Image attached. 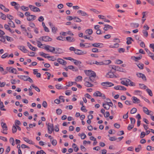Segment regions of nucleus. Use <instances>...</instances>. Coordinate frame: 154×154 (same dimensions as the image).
Wrapping results in <instances>:
<instances>
[{
	"mask_svg": "<svg viewBox=\"0 0 154 154\" xmlns=\"http://www.w3.org/2000/svg\"><path fill=\"white\" fill-rule=\"evenodd\" d=\"M85 83V85L88 87H92L93 85L90 83L89 81H90L91 82H93L94 81V78H91V77L85 78L84 79Z\"/></svg>",
	"mask_w": 154,
	"mask_h": 154,
	"instance_id": "1",
	"label": "nucleus"
},
{
	"mask_svg": "<svg viewBox=\"0 0 154 154\" xmlns=\"http://www.w3.org/2000/svg\"><path fill=\"white\" fill-rule=\"evenodd\" d=\"M85 74L88 76H89V77H93L94 78L96 76L95 73L93 71L91 70H85Z\"/></svg>",
	"mask_w": 154,
	"mask_h": 154,
	"instance_id": "2",
	"label": "nucleus"
},
{
	"mask_svg": "<svg viewBox=\"0 0 154 154\" xmlns=\"http://www.w3.org/2000/svg\"><path fill=\"white\" fill-rule=\"evenodd\" d=\"M5 34V32L3 31L0 29V41L5 43H6L5 40V36L3 35Z\"/></svg>",
	"mask_w": 154,
	"mask_h": 154,
	"instance_id": "3",
	"label": "nucleus"
},
{
	"mask_svg": "<svg viewBox=\"0 0 154 154\" xmlns=\"http://www.w3.org/2000/svg\"><path fill=\"white\" fill-rule=\"evenodd\" d=\"M93 95L96 97H101L102 98L104 99L106 98L105 95L101 93L98 91H97L94 93L93 94Z\"/></svg>",
	"mask_w": 154,
	"mask_h": 154,
	"instance_id": "4",
	"label": "nucleus"
},
{
	"mask_svg": "<svg viewBox=\"0 0 154 154\" xmlns=\"http://www.w3.org/2000/svg\"><path fill=\"white\" fill-rule=\"evenodd\" d=\"M44 48L47 51L54 53L55 50V48L54 47L50 46L48 45L44 47Z\"/></svg>",
	"mask_w": 154,
	"mask_h": 154,
	"instance_id": "5",
	"label": "nucleus"
},
{
	"mask_svg": "<svg viewBox=\"0 0 154 154\" xmlns=\"http://www.w3.org/2000/svg\"><path fill=\"white\" fill-rule=\"evenodd\" d=\"M29 7L30 9L34 12H40V9L38 8L35 7L34 6L29 5Z\"/></svg>",
	"mask_w": 154,
	"mask_h": 154,
	"instance_id": "6",
	"label": "nucleus"
},
{
	"mask_svg": "<svg viewBox=\"0 0 154 154\" xmlns=\"http://www.w3.org/2000/svg\"><path fill=\"white\" fill-rule=\"evenodd\" d=\"M41 38L42 41L45 42L51 41L52 40V39L51 38L47 36L41 37L39 39H41Z\"/></svg>",
	"mask_w": 154,
	"mask_h": 154,
	"instance_id": "7",
	"label": "nucleus"
},
{
	"mask_svg": "<svg viewBox=\"0 0 154 154\" xmlns=\"http://www.w3.org/2000/svg\"><path fill=\"white\" fill-rule=\"evenodd\" d=\"M6 70L10 72H11L15 74H17V70L15 69L12 67H6Z\"/></svg>",
	"mask_w": 154,
	"mask_h": 154,
	"instance_id": "8",
	"label": "nucleus"
},
{
	"mask_svg": "<svg viewBox=\"0 0 154 154\" xmlns=\"http://www.w3.org/2000/svg\"><path fill=\"white\" fill-rule=\"evenodd\" d=\"M48 133L51 134L54 131V125L49 123L48 125Z\"/></svg>",
	"mask_w": 154,
	"mask_h": 154,
	"instance_id": "9",
	"label": "nucleus"
},
{
	"mask_svg": "<svg viewBox=\"0 0 154 154\" xmlns=\"http://www.w3.org/2000/svg\"><path fill=\"white\" fill-rule=\"evenodd\" d=\"M102 85L103 86L110 87L114 85V84L111 82H103L101 83Z\"/></svg>",
	"mask_w": 154,
	"mask_h": 154,
	"instance_id": "10",
	"label": "nucleus"
},
{
	"mask_svg": "<svg viewBox=\"0 0 154 154\" xmlns=\"http://www.w3.org/2000/svg\"><path fill=\"white\" fill-rule=\"evenodd\" d=\"M87 52L86 51H83L81 50L77 49L75 52V54L79 55L85 54H87Z\"/></svg>",
	"mask_w": 154,
	"mask_h": 154,
	"instance_id": "11",
	"label": "nucleus"
},
{
	"mask_svg": "<svg viewBox=\"0 0 154 154\" xmlns=\"http://www.w3.org/2000/svg\"><path fill=\"white\" fill-rule=\"evenodd\" d=\"M36 18V16L34 15H30L29 16L27 17V19L29 21H32L35 20Z\"/></svg>",
	"mask_w": 154,
	"mask_h": 154,
	"instance_id": "12",
	"label": "nucleus"
},
{
	"mask_svg": "<svg viewBox=\"0 0 154 154\" xmlns=\"http://www.w3.org/2000/svg\"><path fill=\"white\" fill-rule=\"evenodd\" d=\"M18 48L20 50L23 52L27 53L28 52V50L26 49L24 46H18Z\"/></svg>",
	"mask_w": 154,
	"mask_h": 154,
	"instance_id": "13",
	"label": "nucleus"
},
{
	"mask_svg": "<svg viewBox=\"0 0 154 154\" xmlns=\"http://www.w3.org/2000/svg\"><path fill=\"white\" fill-rule=\"evenodd\" d=\"M114 76L113 72H109L106 74V77L107 78H112L114 77Z\"/></svg>",
	"mask_w": 154,
	"mask_h": 154,
	"instance_id": "14",
	"label": "nucleus"
},
{
	"mask_svg": "<svg viewBox=\"0 0 154 154\" xmlns=\"http://www.w3.org/2000/svg\"><path fill=\"white\" fill-rule=\"evenodd\" d=\"M27 46L29 48L32 50L33 51H35L37 50L36 47L33 46L29 42L27 43Z\"/></svg>",
	"mask_w": 154,
	"mask_h": 154,
	"instance_id": "15",
	"label": "nucleus"
},
{
	"mask_svg": "<svg viewBox=\"0 0 154 154\" xmlns=\"http://www.w3.org/2000/svg\"><path fill=\"white\" fill-rule=\"evenodd\" d=\"M66 40L68 42H71L75 41V39L72 37L68 36L66 37Z\"/></svg>",
	"mask_w": 154,
	"mask_h": 154,
	"instance_id": "16",
	"label": "nucleus"
},
{
	"mask_svg": "<svg viewBox=\"0 0 154 154\" xmlns=\"http://www.w3.org/2000/svg\"><path fill=\"white\" fill-rule=\"evenodd\" d=\"M103 44L102 43H97L92 44V45L94 47L101 48L102 47Z\"/></svg>",
	"mask_w": 154,
	"mask_h": 154,
	"instance_id": "17",
	"label": "nucleus"
},
{
	"mask_svg": "<svg viewBox=\"0 0 154 154\" xmlns=\"http://www.w3.org/2000/svg\"><path fill=\"white\" fill-rule=\"evenodd\" d=\"M1 125L2 128L3 129V131H7L8 130L7 126L6 125V123L2 122L1 123Z\"/></svg>",
	"mask_w": 154,
	"mask_h": 154,
	"instance_id": "18",
	"label": "nucleus"
},
{
	"mask_svg": "<svg viewBox=\"0 0 154 154\" xmlns=\"http://www.w3.org/2000/svg\"><path fill=\"white\" fill-rule=\"evenodd\" d=\"M57 61L59 63L62 65H65L66 64V62L61 59H58Z\"/></svg>",
	"mask_w": 154,
	"mask_h": 154,
	"instance_id": "19",
	"label": "nucleus"
},
{
	"mask_svg": "<svg viewBox=\"0 0 154 154\" xmlns=\"http://www.w3.org/2000/svg\"><path fill=\"white\" fill-rule=\"evenodd\" d=\"M105 27L103 28V29L105 31H107L109 29H112L113 27L112 26L106 24L104 25Z\"/></svg>",
	"mask_w": 154,
	"mask_h": 154,
	"instance_id": "20",
	"label": "nucleus"
},
{
	"mask_svg": "<svg viewBox=\"0 0 154 154\" xmlns=\"http://www.w3.org/2000/svg\"><path fill=\"white\" fill-rule=\"evenodd\" d=\"M28 76H25V75H18V77H19L20 79L24 81H27L28 80Z\"/></svg>",
	"mask_w": 154,
	"mask_h": 154,
	"instance_id": "21",
	"label": "nucleus"
},
{
	"mask_svg": "<svg viewBox=\"0 0 154 154\" xmlns=\"http://www.w3.org/2000/svg\"><path fill=\"white\" fill-rule=\"evenodd\" d=\"M77 13L80 14L82 16H88V15L87 14L82 10L78 11H77Z\"/></svg>",
	"mask_w": 154,
	"mask_h": 154,
	"instance_id": "22",
	"label": "nucleus"
},
{
	"mask_svg": "<svg viewBox=\"0 0 154 154\" xmlns=\"http://www.w3.org/2000/svg\"><path fill=\"white\" fill-rule=\"evenodd\" d=\"M23 140L26 142L29 143V144H33L34 143L31 140H29V139L26 137H24Z\"/></svg>",
	"mask_w": 154,
	"mask_h": 154,
	"instance_id": "23",
	"label": "nucleus"
},
{
	"mask_svg": "<svg viewBox=\"0 0 154 154\" xmlns=\"http://www.w3.org/2000/svg\"><path fill=\"white\" fill-rule=\"evenodd\" d=\"M68 68L70 69H72L74 71H78V69L77 67H75L72 65L68 66Z\"/></svg>",
	"mask_w": 154,
	"mask_h": 154,
	"instance_id": "24",
	"label": "nucleus"
},
{
	"mask_svg": "<svg viewBox=\"0 0 154 154\" xmlns=\"http://www.w3.org/2000/svg\"><path fill=\"white\" fill-rule=\"evenodd\" d=\"M39 54L40 56H42L45 58H49L51 57H53L50 56H47V55H48V54H46L43 52H39Z\"/></svg>",
	"mask_w": 154,
	"mask_h": 154,
	"instance_id": "25",
	"label": "nucleus"
},
{
	"mask_svg": "<svg viewBox=\"0 0 154 154\" xmlns=\"http://www.w3.org/2000/svg\"><path fill=\"white\" fill-rule=\"evenodd\" d=\"M133 101L134 103H138L140 102V100L135 97H133Z\"/></svg>",
	"mask_w": 154,
	"mask_h": 154,
	"instance_id": "26",
	"label": "nucleus"
},
{
	"mask_svg": "<svg viewBox=\"0 0 154 154\" xmlns=\"http://www.w3.org/2000/svg\"><path fill=\"white\" fill-rule=\"evenodd\" d=\"M126 43L128 45H130L131 43V41H133L132 38L131 37H128L126 38Z\"/></svg>",
	"mask_w": 154,
	"mask_h": 154,
	"instance_id": "27",
	"label": "nucleus"
},
{
	"mask_svg": "<svg viewBox=\"0 0 154 154\" xmlns=\"http://www.w3.org/2000/svg\"><path fill=\"white\" fill-rule=\"evenodd\" d=\"M0 8L6 12H8L9 11V9L6 8L5 6L1 4L0 5Z\"/></svg>",
	"mask_w": 154,
	"mask_h": 154,
	"instance_id": "28",
	"label": "nucleus"
},
{
	"mask_svg": "<svg viewBox=\"0 0 154 154\" xmlns=\"http://www.w3.org/2000/svg\"><path fill=\"white\" fill-rule=\"evenodd\" d=\"M103 106L104 108L106 110H108L109 109L110 107V105L108 104H107V103H103Z\"/></svg>",
	"mask_w": 154,
	"mask_h": 154,
	"instance_id": "29",
	"label": "nucleus"
},
{
	"mask_svg": "<svg viewBox=\"0 0 154 154\" xmlns=\"http://www.w3.org/2000/svg\"><path fill=\"white\" fill-rule=\"evenodd\" d=\"M119 46V44L118 43L114 44L113 45H110L109 46V47L112 48H118Z\"/></svg>",
	"mask_w": 154,
	"mask_h": 154,
	"instance_id": "30",
	"label": "nucleus"
},
{
	"mask_svg": "<svg viewBox=\"0 0 154 154\" xmlns=\"http://www.w3.org/2000/svg\"><path fill=\"white\" fill-rule=\"evenodd\" d=\"M0 18L3 20H5L6 16L2 13L0 12Z\"/></svg>",
	"mask_w": 154,
	"mask_h": 154,
	"instance_id": "31",
	"label": "nucleus"
},
{
	"mask_svg": "<svg viewBox=\"0 0 154 154\" xmlns=\"http://www.w3.org/2000/svg\"><path fill=\"white\" fill-rule=\"evenodd\" d=\"M4 37H5V38H6L8 41L12 42L13 41V39L11 37L8 36H5Z\"/></svg>",
	"mask_w": 154,
	"mask_h": 154,
	"instance_id": "32",
	"label": "nucleus"
},
{
	"mask_svg": "<svg viewBox=\"0 0 154 154\" xmlns=\"http://www.w3.org/2000/svg\"><path fill=\"white\" fill-rule=\"evenodd\" d=\"M8 24L11 27L13 28H15V27L14 23L11 20L9 21L8 22Z\"/></svg>",
	"mask_w": 154,
	"mask_h": 154,
	"instance_id": "33",
	"label": "nucleus"
},
{
	"mask_svg": "<svg viewBox=\"0 0 154 154\" xmlns=\"http://www.w3.org/2000/svg\"><path fill=\"white\" fill-rule=\"evenodd\" d=\"M75 61L74 62V63L76 65H78L79 66H81L80 64L82 63V62L80 61L74 59V60H73Z\"/></svg>",
	"mask_w": 154,
	"mask_h": 154,
	"instance_id": "34",
	"label": "nucleus"
},
{
	"mask_svg": "<svg viewBox=\"0 0 154 154\" xmlns=\"http://www.w3.org/2000/svg\"><path fill=\"white\" fill-rule=\"evenodd\" d=\"M73 19L74 20V21L76 22H81V20L79 17H75L73 18Z\"/></svg>",
	"mask_w": 154,
	"mask_h": 154,
	"instance_id": "35",
	"label": "nucleus"
},
{
	"mask_svg": "<svg viewBox=\"0 0 154 154\" xmlns=\"http://www.w3.org/2000/svg\"><path fill=\"white\" fill-rule=\"evenodd\" d=\"M131 26L132 27L137 28L139 26V24L137 23H131Z\"/></svg>",
	"mask_w": 154,
	"mask_h": 154,
	"instance_id": "36",
	"label": "nucleus"
},
{
	"mask_svg": "<svg viewBox=\"0 0 154 154\" xmlns=\"http://www.w3.org/2000/svg\"><path fill=\"white\" fill-rule=\"evenodd\" d=\"M31 86L32 88H34L36 91L38 92L40 91V89L37 87L35 86L34 84H32Z\"/></svg>",
	"mask_w": 154,
	"mask_h": 154,
	"instance_id": "37",
	"label": "nucleus"
},
{
	"mask_svg": "<svg viewBox=\"0 0 154 154\" xmlns=\"http://www.w3.org/2000/svg\"><path fill=\"white\" fill-rule=\"evenodd\" d=\"M20 8L23 11H28L29 9L28 7H26L24 6H21Z\"/></svg>",
	"mask_w": 154,
	"mask_h": 154,
	"instance_id": "38",
	"label": "nucleus"
},
{
	"mask_svg": "<svg viewBox=\"0 0 154 154\" xmlns=\"http://www.w3.org/2000/svg\"><path fill=\"white\" fill-rule=\"evenodd\" d=\"M106 100L108 102H106V103H107V104H111V105H110V106L112 107L113 106V105L112 102L111 101V100H110V99L109 98H107L106 99Z\"/></svg>",
	"mask_w": 154,
	"mask_h": 154,
	"instance_id": "39",
	"label": "nucleus"
},
{
	"mask_svg": "<svg viewBox=\"0 0 154 154\" xmlns=\"http://www.w3.org/2000/svg\"><path fill=\"white\" fill-rule=\"evenodd\" d=\"M86 33H88L89 35H91L93 33V31L92 29H88L85 31Z\"/></svg>",
	"mask_w": 154,
	"mask_h": 154,
	"instance_id": "40",
	"label": "nucleus"
},
{
	"mask_svg": "<svg viewBox=\"0 0 154 154\" xmlns=\"http://www.w3.org/2000/svg\"><path fill=\"white\" fill-rule=\"evenodd\" d=\"M94 63L95 64H96L97 65H104L105 64L103 62H98L97 61H95Z\"/></svg>",
	"mask_w": 154,
	"mask_h": 154,
	"instance_id": "41",
	"label": "nucleus"
},
{
	"mask_svg": "<svg viewBox=\"0 0 154 154\" xmlns=\"http://www.w3.org/2000/svg\"><path fill=\"white\" fill-rule=\"evenodd\" d=\"M143 112H145V113H146V114L149 115V111L148 109L145 107H143Z\"/></svg>",
	"mask_w": 154,
	"mask_h": 154,
	"instance_id": "42",
	"label": "nucleus"
},
{
	"mask_svg": "<svg viewBox=\"0 0 154 154\" xmlns=\"http://www.w3.org/2000/svg\"><path fill=\"white\" fill-rule=\"evenodd\" d=\"M79 136H81V138L82 139H85L86 137V135L84 133H82V134H79Z\"/></svg>",
	"mask_w": 154,
	"mask_h": 154,
	"instance_id": "43",
	"label": "nucleus"
},
{
	"mask_svg": "<svg viewBox=\"0 0 154 154\" xmlns=\"http://www.w3.org/2000/svg\"><path fill=\"white\" fill-rule=\"evenodd\" d=\"M137 111V109L135 108H133L131 110L130 112L131 114H134L136 113Z\"/></svg>",
	"mask_w": 154,
	"mask_h": 154,
	"instance_id": "44",
	"label": "nucleus"
},
{
	"mask_svg": "<svg viewBox=\"0 0 154 154\" xmlns=\"http://www.w3.org/2000/svg\"><path fill=\"white\" fill-rule=\"evenodd\" d=\"M130 119L131 121V124L134 125V124L135 122V119L133 118H130Z\"/></svg>",
	"mask_w": 154,
	"mask_h": 154,
	"instance_id": "45",
	"label": "nucleus"
},
{
	"mask_svg": "<svg viewBox=\"0 0 154 154\" xmlns=\"http://www.w3.org/2000/svg\"><path fill=\"white\" fill-rule=\"evenodd\" d=\"M0 106H1L0 109L1 110L5 111L6 110L5 109L3 108L4 107V106L3 105V103L1 102L0 103Z\"/></svg>",
	"mask_w": 154,
	"mask_h": 154,
	"instance_id": "46",
	"label": "nucleus"
},
{
	"mask_svg": "<svg viewBox=\"0 0 154 154\" xmlns=\"http://www.w3.org/2000/svg\"><path fill=\"white\" fill-rule=\"evenodd\" d=\"M10 142L11 143V144L13 146H14L15 145V143L14 142V140L13 138L11 137L10 138L9 140Z\"/></svg>",
	"mask_w": 154,
	"mask_h": 154,
	"instance_id": "47",
	"label": "nucleus"
},
{
	"mask_svg": "<svg viewBox=\"0 0 154 154\" xmlns=\"http://www.w3.org/2000/svg\"><path fill=\"white\" fill-rule=\"evenodd\" d=\"M146 91L150 96H152V92L150 89L147 88L146 89Z\"/></svg>",
	"mask_w": 154,
	"mask_h": 154,
	"instance_id": "48",
	"label": "nucleus"
},
{
	"mask_svg": "<svg viewBox=\"0 0 154 154\" xmlns=\"http://www.w3.org/2000/svg\"><path fill=\"white\" fill-rule=\"evenodd\" d=\"M82 77L81 76H78L75 80L76 81H82Z\"/></svg>",
	"mask_w": 154,
	"mask_h": 154,
	"instance_id": "49",
	"label": "nucleus"
},
{
	"mask_svg": "<svg viewBox=\"0 0 154 154\" xmlns=\"http://www.w3.org/2000/svg\"><path fill=\"white\" fill-rule=\"evenodd\" d=\"M37 42L38 47L43 48L41 47V46L43 45L41 43V42L39 41H37Z\"/></svg>",
	"mask_w": 154,
	"mask_h": 154,
	"instance_id": "50",
	"label": "nucleus"
},
{
	"mask_svg": "<svg viewBox=\"0 0 154 154\" xmlns=\"http://www.w3.org/2000/svg\"><path fill=\"white\" fill-rule=\"evenodd\" d=\"M139 85L140 88L142 89H145L146 88V86L143 84H139Z\"/></svg>",
	"mask_w": 154,
	"mask_h": 154,
	"instance_id": "51",
	"label": "nucleus"
},
{
	"mask_svg": "<svg viewBox=\"0 0 154 154\" xmlns=\"http://www.w3.org/2000/svg\"><path fill=\"white\" fill-rule=\"evenodd\" d=\"M142 32L144 34V35L146 37H147L148 35V32L145 30H143Z\"/></svg>",
	"mask_w": 154,
	"mask_h": 154,
	"instance_id": "52",
	"label": "nucleus"
},
{
	"mask_svg": "<svg viewBox=\"0 0 154 154\" xmlns=\"http://www.w3.org/2000/svg\"><path fill=\"white\" fill-rule=\"evenodd\" d=\"M17 131V127L14 125H13L12 127V131L13 133H15Z\"/></svg>",
	"mask_w": 154,
	"mask_h": 154,
	"instance_id": "53",
	"label": "nucleus"
},
{
	"mask_svg": "<svg viewBox=\"0 0 154 154\" xmlns=\"http://www.w3.org/2000/svg\"><path fill=\"white\" fill-rule=\"evenodd\" d=\"M61 49L60 48H57L56 49V51H55L54 52V53L55 54H60L61 53L60 51V50H61Z\"/></svg>",
	"mask_w": 154,
	"mask_h": 154,
	"instance_id": "54",
	"label": "nucleus"
},
{
	"mask_svg": "<svg viewBox=\"0 0 154 154\" xmlns=\"http://www.w3.org/2000/svg\"><path fill=\"white\" fill-rule=\"evenodd\" d=\"M57 30V28L53 26L52 27V31L54 33H56V31Z\"/></svg>",
	"mask_w": 154,
	"mask_h": 154,
	"instance_id": "55",
	"label": "nucleus"
},
{
	"mask_svg": "<svg viewBox=\"0 0 154 154\" xmlns=\"http://www.w3.org/2000/svg\"><path fill=\"white\" fill-rule=\"evenodd\" d=\"M4 26V28L8 30H11V29L10 28L9 25L6 24H5Z\"/></svg>",
	"mask_w": 154,
	"mask_h": 154,
	"instance_id": "56",
	"label": "nucleus"
},
{
	"mask_svg": "<svg viewBox=\"0 0 154 154\" xmlns=\"http://www.w3.org/2000/svg\"><path fill=\"white\" fill-rule=\"evenodd\" d=\"M121 84L127 86H128L129 85V84L126 83L125 80H124L122 81L121 82Z\"/></svg>",
	"mask_w": 154,
	"mask_h": 154,
	"instance_id": "57",
	"label": "nucleus"
},
{
	"mask_svg": "<svg viewBox=\"0 0 154 154\" xmlns=\"http://www.w3.org/2000/svg\"><path fill=\"white\" fill-rule=\"evenodd\" d=\"M7 17L10 20H13L14 18L13 16L8 14L7 15Z\"/></svg>",
	"mask_w": 154,
	"mask_h": 154,
	"instance_id": "58",
	"label": "nucleus"
},
{
	"mask_svg": "<svg viewBox=\"0 0 154 154\" xmlns=\"http://www.w3.org/2000/svg\"><path fill=\"white\" fill-rule=\"evenodd\" d=\"M56 112L57 115H60L62 112V111L61 109H58L56 110Z\"/></svg>",
	"mask_w": 154,
	"mask_h": 154,
	"instance_id": "59",
	"label": "nucleus"
},
{
	"mask_svg": "<svg viewBox=\"0 0 154 154\" xmlns=\"http://www.w3.org/2000/svg\"><path fill=\"white\" fill-rule=\"evenodd\" d=\"M17 15L20 17L23 18L24 17V15L23 13L21 12H19L17 13Z\"/></svg>",
	"mask_w": 154,
	"mask_h": 154,
	"instance_id": "60",
	"label": "nucleus"
},
{
	"mask_svg": "<svg viewBox=\"0 0 154 154\" xmlns=\"http://www.w3.org/2000/svg\"><path fill=\"white\" fill-rule=\"evenodd\" d=\"M51 143L54 146H55L57 144V141L56 140L53 139V140L51 141Z\"/></svg>",
	"mask_w": 154,
	"mask_h": 154,
	"instance_id": "61",
	"label": "nucleus"
},
{
	"mask_svg": "<svg viewBox=\"0 0 154 154\" xmlns=\"http://www.w3.org/2000/svg\"><path fill=\"white\" fill-rule=\"evenodd\" d=\"M125 49L123 48H121L118 49V51L119 53H121L122 52L123 53L125 52Z\"/></svg>",
	"mask_w": 154,
	"mask_h": 154,
	"instance_id": "62",
	"label": "nucleus"
},
{
	"mask_svg": "<svg viewBox=\"0 0 154 154\" xmlns=\"http://www.w3.org/2000/svg\"><path fill=\"white\" fill-rule=\"evenodd\" d=\"M56 39L57 40H62V41H63L64 40V37H62V36H59L58 37H57Z\"/></svg>",
	"mask_w": 154,
	"mask_h": 154,
	"instance_id": "63",
	"label": "nucleus"
},
{
	"mask_svg": "<svg viewBox=\"0 0 154 154\" xmlns=\"http://www.w3.org/2000/svg\"><path fill=\"white\" fill-rule=\"evenodd\" d=\"M134 125H129L128 127V130H130L131 129L133 128L134 127Z\"/></svg>",
	"mask_w": 154,
	"mask_h": 154,
	"instance_id": "64",
	"label": "nucleus"
}]
</instances>
